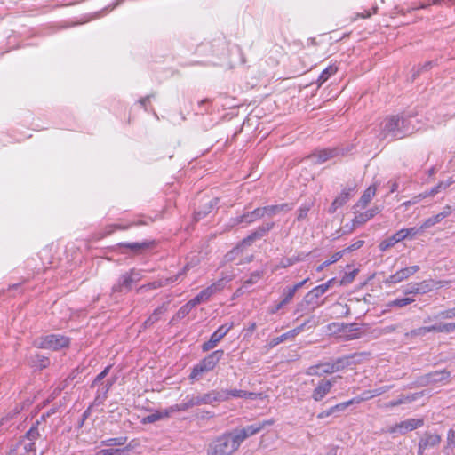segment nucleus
Listing matches in <instances>:
<instances>
[{
	"mask_svg": "<svg viewBox=\"0 0 455 455\" xmlns=\"http://www.w3.org/2000/svg\"><path fill=\"white\" fill-rule=\"evenodd\" d=\"M208 372L206 369L202 365V363L199 362L197 364H196L188 376V379L192 381L199 380L204 373Z\"/></svg>",
	"mask_w": 455,
	"mask_h": 455,
	"instance_id": "36",
	"label": "nucleus"
},
{
	"mask_svg": "<svg viewBox=\"0 0 455 455\" xmlns=\"http://www.w3.org/2000/svg\"><path fill=\"white\" fill-rule=\"evenodd\" d=\"M219 392L227 396L225 401H228L230 397L255 400L259 396V394L258 393L249 392L241 389L221 390Z\"/></svg>",
	"mask_w": 455,
	"mask_h": 455,
	"instance_id": "24",
	"label": "nucleus"
},
{
	"mask_svg": "<svg viewBox=\"0 0 455 455\" xmlns=\"http://www.w3.org/2000/svg\"><path fill=\"white\" fill-rule=\"evenodd\" d=\"M195 307H192L190 301H188L186 304H184L183 306H181L180 307V309L178 310V312L175 314V315L172 317V321L174 320H181L183 319L184 317H186L189 313L190 311L194 308Z\"/></svg>",
	"mask_w": 455,
	"mask_h": 455,
	"instance_id": "40",
	"label": "nucleus"
},
{
	"mask_svg": "<svg viewBox=\"0 0 455 455\" xmlns=\"http://www.w3.org/2000/svg\"><path fill=\"white\" fill-rule=\"evenodd\" d=\"M296 291L291 286L287 287L283 291V304H288L294 297Z\"/></svg>",
	"mask_w": 455,
	"mask_h": 455,
	"instance_id": "47",
	"label": "nucleus"
},
{
	"mask_svg": "<svg viewBox=\"0 0 455 455\" xmlns=\"http://www.w3.org/2000/svg\"><path fill=\"white\" fill-rule=\"evenodd\" d=\"M300 259L299 257H292V258H285V259H281V261L279 262L278 266L276 267L277 268H286L290 266H292L294 263L299 261Z\"/></svg>",
	"mask_w": 455,
	"mask_h": 455,
	"instance_id": "49",
	"label": "nucleus"
},
{
	"mask_svg": "<svg viewBox=\"0 0 455 455\" xmlns=\"http://www.w3.org/2000/svg\"><path fill=\"white\" fill-rule=\"evenodd\" d=\"M310 324V327H315L318 323L317 321L315 319V316H311L309 319H307V321H305L303 323H301L300 325L297 326L296 328L291 330V334H294V336L298 335L299 333H300L301 331H304L305 327L307 325Z\"/></svg>",
	"mask_w": 455,
	"mask_h": 455,
	"instance_id": "41",
	"label": "nucleus"
},
{
	"mask_svg": "<svg viewBox=\"0 0 455 455\" xmlns=\"http://www.w3.org/2000/svg\"><path fill=\"white\" fill-rule=\"evenodd\" d=\"M439 285L440 287H443V282H435V280L428 279V280H423L419 283H409L403 290V292L404 295H423L427 292H430L433 291L435 287Z\"/></svg>",
	"mask_w": 455,
	"mask_h": 455,
	"instance_id": "10",
	"label": "nucleus"
},
{
	"mask_svg": "<svg viewBox=\"0 0 455 455\" xmlns=\"http://www.w3.org/2000/svg\"><path fill=\"white\" fill-rule=\"evenodd\" d=\"M127 441L126 437L111 438L108 440V445L111 446L109 449H102L97 452L96 455H117L119 452L124 451V449L113 448L114 446H123Z\"/></svg>",
	"mask_w": 455,
	"mask_h": 455,
	"instance_id": "21",
	"label": "nucleus"
},
{
	"mask_svg": "<svg viewBox=\"0 0 455 455\" xmlns=\"http://www.w3.org/2000/svg\"><path fill=\"white\" fill-rule=\"evenodd\" d=\"M363 244H364V241L363 240H357L356 242H355L350 246L345 248L343 251H345V253L352 252V251H354L355 250L360 249Z\"/></svg>",
	"mask_w": 455,
	"mask_h": 455,
	"instance_id": "56",
	"label": "nucleus"
},
{
	"mask_svg": "<svg viewBox=\"0 0 455 455\" xmlns=\"http://www.w3.org/2000/svg\"><path fill=\"white\" fill-rule=\"evenodd\" d=\"M445 448L451 451H452L455 448V429H449L447 433Z\"/></svg>",
	"mask_w": 455,
	"mask_h": 455,
	"instance_id": "48",
	"label": "nucleus"
},
{
	"mask_svg": "<svg viewBox=\"0 0 455 455\" xmlns=\"http://www.w3.org/2000/svg\"><path fill=\"white\" fill-rule=\"evenodd\" d=\"M33 363L35 366L42 370L46 368L50 364V360L46 356L36 354L33 359Z\"/></svg>",
	"mask_w": 455,
	"mask_h": 455,
	"instance_id": "42",
	"label": "nucleus"
},
{
	"mask_svg": "<svg viewBox=\"0 0 455 455\" xmlns=\"http://www.w3.org/2000/svg\"><path fill=\"white\" fill-rule=\"evenodd\" d=\"M309 210H310L309 205L304 204V205L300 206L298 211L297 220L302 221L303 220H305L307 216Z\"/></svg>",
	"mask_w": 455,
	"mask_h": 455,
	"instance_id": "53",
	"label": "nucleus"
},
{
	"mask_svg": "<svg viewBox=\"0 0 455 455\" xmlns=\"http://www.w3.org/2000/svg\"><path fill=\"white\" fill-rule=\"evenodd\" d=\"M180 278V275H172V276H170V277H167V278H161L162 281H165L166 282V285L170 284V283H175L179 280Z\"/></svg>",
	"mask_w": 455,
	"mask_h": 455,
	"instance_id": "63",
	"label": "nucleus"
},
{
	"mask_svg": "<svg viewBox=\"0 0 455 455\" xmlns=\"http://www.w3.org/2000/svg\"><path fill=\"white\" fill-rule=\"evenodd\" d=\"M142 279L141 270L132 268L119 275L112 286L113 293H127L132 291V284Z\"/></svg>",
	"mask_w": 455,
	"mask_h": 455,
	"instance_id": "5",
	"label": "nucleus"
},
{
	"mask_svg": "<svg viewBox=\"0 0 455 455\" xmlns=\"http://www.w3.org/2000/svg\"><path fill=\"white\" fill-rule=\"evenodd\" d=\"M232 280L231 277L226 275V276H222L220 279H219L218 281L214 282L213 283H212L210 286H208V290H211L212 291V295L217 293V292H220L221 291L226 283L230 282Z\"/></svg>",
	"mask_w": 455,
	"mask_h": 455,
	"instance_id": "35",
	"label": "nucleus"
},
{
	"mask_svg": "<svg viewBox=\"0 0 455 455\" xmlns=\"http://www.w3.org/2000/svg\"><path fill=\"white\" fill-rule=\"evenodd\" d=\"M334 383V380L321 379L313 390L312 398L315 402L321 401L331 391Z\"/></svg>",
	"mask_w": 455,
	"mask_h": 455,
	"instance_id": "20",
	"label": "nucleus"
},
{
	"mask_svg": "<svg viewBox=\"0 0 455 455\" xmlns=\"http://www.w3.org/2000/svg\"><path fill=\"white\" fill-rule=\"evenodd\" d=\"M417 398L416 395H400L397 399L392 400L385 404L386 408H393L398 405L413 402Z\"/></svg>",
	"mask_w": 455,
	"mask_h": 455,
	"instance_id": "34",
	"label": "nucleus"
},
{
	"mask_svg": "<svg viewBox=\"0 0 455 455\" xmlns=\"http://www.w3.org/2000/svg\"><path fill=\"white\" fill-rule=\"evenodd\" d=\"M111 366H107L100 374L97 375L95 379L91 385V389L93 390L96 388L97 396L95 398V403H102L106 397L107 394L113 385V381L107 380L103 382V379L108 375Z\"/></svg>",
	"mask_w": 455,
	"mask_h": 455,
	"instance_id": "9",
	"label": "nucleus"
},
{
	"mask_svg": "<svg viewBox=\"0 0 455 455\" xmlns=\"http://www.w3.org/2000/svg\"><path fill=\"white\" fill-rule=\"evenodd\" d=\"M166 286V282L165 281H162L161 279H158V280H156V281H153V282H150L147 284H144V285H141L139 290L140 291H148V290H154V289H157V288H161V287H164Z\"/></svg>",
	"mask_w": 455,
	"mask_h": 455,
	"instance_id": "43",
	"label": "nucleus"
},
{
	"mask_svg": "<svg viewBox=\"0 0 455 455\" xmlns=\"http://www.w3.org/2000/svg\"><path fill=\"white\" fill-rule=\"evenodd\" d=\"M453 331H455V322L439 323V332L451 333Z\"/></svg>",
	"mask_w": 455,
	"mask_h": 455,
	"instance_id": "51",
	"label": "nucleus"
},
{
	"mask_svg": "<svg viewBox=\"0 0 455 455\" xmlns=\"http://www.w3.org/2000/svg\"><path fill=\"white\" fill-rule=\"evenodd\" d=\"M374 397V394L372 393V390H365L361 394V400L363 401H368Z\"/></svg>",
	"mask_w": 455,
	"mask_h": 455,
	"instance_id": "60",
	"label": "nucleus"
},
{
	"mask_svg": "<svg viewBox=\"0 0 455 455\" xmlns=\"http://www.w3.org/2000/svg\"><path fill=\"white\" fill-rule=\"evenodd\" d=\"M152 244V242L144 241L141 243H120L117 244V246L121 249H124L122 251L123 253H125L129 251L133 254H139L142 251L150 248Z\"/></svg>",
	"mask_w": 455,
	"mask_h": 455,
	"instance_id": "23",
	"label": "nucleus"
},
{
	"mask_svg": "<svg viewBox=\"0 0 455 455\" xmlns=\"http://www.w3.org/2000/svg\"><path fill=\"white\" fill-rule=\"evenodd\" d=\"M354 189L355 187L343 188L339 196L335 198V204L344 205L349 200Z\"/></svg>",
	"mask_w": 455,
	"mask_h": 455,
	"instance_id": "39",
	"label": "nucleus"
},
{
	"mask_svg": "<svg viewBox=\"0 0 455 455\" xmlns=\"http://www.w3.org/2000/svg\"><path fill=\"white\" fill-rule=\"evenodd\" d=\"M395 330H396V326L395 325H388V326L384 327L381 330V333L382 334H389V333L394 332Z\"/></svg>",
	"mask_w": 455,
	"mask_h": 455,
	"instance_id": "64",
	"label": "nucleus"
},
{
	"mask_svg": "<svg viewBox=\"0 0 455 455\" xmlns=\"http://www.w3.org/2000/svg\"><path fill=\"white\" fill-rule=\"evenodd\" d=\"M451 372L447 370L434 371L419 378V383L422 386L436 384L446 381L450 379Z\"/></svg>",
	"mask_w": 455,
	"mask_h": 455,
	"instance_id": "17",
	"label": "nucleus"
},
{
	"mask_svg": "<svg viewBox=\"0 0 455 455\" xmlns=\"http://www.w3.org/2000/svg\"><path fill=\"white\" fill-rule=\"evenodd\" d=\"M219 202H220V199L215 197V198L210 200L204 205H203L202 209L196 211L194 213L195 221H199L200 220L206 217L212 211V209L217 206Z\"/></svg>",
	"mask_w": 455,
	"mask_h": 455,
	"instance_id": "25",
	"label": "nucleus"
},
{
	"mask_svg": "<svg viewBox=\"0 0 455 455\" xmlns=\"http://www.w3.org/2000/svg\"><path fill=\"white\" fill-rule=\"evenodd\" d=\"M226 395L220 394L217 390H211L208 393L198 395H187L186 398L179 404L172 407V411H185L192 407L203 404H212L213 403L224 402Z\"/></svg>",
	"mask_w": 455,
	"mask_h": 455,
	"instance_id": "2",
	"label": "nucleus"
},
{
	"mask_svg": "<svg viewBox=\"0 0 455 455\" xmlns=\"http://www.w3.org/2000/svg\"><path fill=\"white\" fill-rule=\"evenodd\" d=\"M327 291L323 287L322 284L315 287L311 291H309L304 297L303 300L298 305V311H303L305 306H310L311 310H315L320 305H323L324 301L322 303L318 302V299L323 295Z\"/></svg>",
	"mask_w": 455,
	"mask_h": 455,
	"instance_id": "13",
	"label": "nucleus"
},
{
	"mask_svg": "<svg viewBox=\"0 0 455 455\" xmlns=\"http://www.w3.org/2000/svg\"><path fill=\"white\" fill-rule=\"evenodd\" d=\"M392 388V386H382L380 387L372 389V393L374 394V397L379 396Z\"/></svg>",
	"mask_w": 455,
	"mask_h": 455,
	"instance_id": "58",
	"label": "nucleus"
},
{
	"mask_svg": "<svg viewBox=\"0 0 455 455\" xmlns=\"http://www.w3.org/2000/svg\"><path fill=\"white\" fill-rule=\"evenodd\" d=\"M455 317V307L440 312L436 318L451 319Z\"/></svg>",
	"mask_w": 455,
	"mask_h": 455,
	"instance_id": "54",
	"label": "nucleus"
},
{
	"mask_svg": "<svg viewBox=\"0 0 455 455\" xmlns=\"http://www.w3.org/2000/svg\"><path fill=\"white\" fill-rule=\"evenodd\" d=\"M356 355L357 354H353L350 355L339 357L333 363H326L311 366L307 371V374L321 376L323 374H331L343 371L345 368L353 363V359Z\"/></svg>",
	"mask_w": 455,
	"mask_h": 455,
	"instance_id": "4",
	"label": "nucleus"
},
{
	"mask_svg": "<svg viewBox=\"0 0 455 455\" xmlns=\"http://www.w3.org/2000/svg\"><path fill=\"white\" fill-rule=\"evenodd\" d=\"M294 334H291V331L280 335L279 337H276L275 339H273L270 342V346L274 347V346H276L283 341H285L286 339H290V338H294Z\"/></svg>",
	"mask_w": 455,
	"mask_h": 455,
	"instance_id": "50",
	"label": "nucleus"
},
{
	"mask_svg": "<svg viewBox=\"0 0 455 455\" xmlns=\"http://www.w3.org/2000/svg\"><path fill=\"white\" fill-rule=\"evenodd\" d=\"M419 270V267L418 265L402 268V269L396 271L395 274L389 275L386 279L385 283L395 284V283H400L403 280H406L410 276L413 275Z\"/></svg>",
	"mask_w": 455,
	"mask_h": 455,
	"instance_id": "18",
	"label": "nucleus"
},
{
	"mask_svg": "<svg viewBox=\"0 0 455 455\" xmlns=\"http://www.w3.org/2000/svg\"><path fill=\"white\" fill-rule=\"evenodd\" d=\"M169 416V412L168 411H164V412H162V411H155L153 413H150L148 414V416L144 417L142 419V423L144 424H149V423H154L159 419H162L165 417H168Z\"/></svg>",
	"mask_w": 455,
	"mask_h": 455,
	"instance_id": "37",
	"label": "nucleus"
},
{
	"mask_svg": "<svg viewBox=\"0 0 455 455\" xmlns=\"http://www.w3.org/2000/svg\"><path fill=\"white\" fill-rule=\"evenodd\" d=\"M275 423L274 419H266L263 421H257L251 425L246 426L241 429H235L233 434L235 438L238 441L239 444L247 438L259 434L260 431L265 429L267 427H270Z\"/></svg>",
	"mask_w": 455,
	"mask_h": 455,
	"instance_id": "7",
	"label": "nucleus"
},
{
	"mask_svg": "<svg viewBox=\"0 0 455 455\" xmlns=\"http://www.w3.org/2000/svg\"><path fill=\"white\" fill-rule=\"evenodd\" d=\"M262 276V273L259 271L252 272L250 277L244 281V285H251L256 283Z\"/></svg>",
	"mask_w": 455,
	"mask_h": 455,
	"instance_id": "52",
	"label": "nucleus"
},
{
	"mask_svg": "<svg viewBox=\"0 0 455 455\" xmlns=\"http://www.w3.org/2000/svg\"><path fill=\"white\" fill-rule=\"evenodd\" d=\"M239 446L233 432L226 433L210 444L208 455H232Z\"/></svg>",
	"mask_w": 455,
	"mask_h": 455,
	"instance_id": "3",
	"label": "nucleus"
},
{
	"mask_svg": "<svg viewBox=\"0 0 455 455\" xmlns=\"http://www.w3.org/2000/svg\"><path fill=\"white\" fill-rule=\"evenodd\" d=\"M408 118L399 116H389L381 124V131L379 134L380 140L390 141L403 139L412 132Z\"/></svg>",
	"mask_w": 455,
	"mask_h": 455,
	"instance_id": "1",
	"label": "nucleus"
},
{
	"mask_svg": "<svg viewBox=\"0 0 455 455\" xmlns=\"http://www.w3.org/2000/svg\"><path fill=\"white\" fill-rule=\"evenodd\" d=\"M403 241V237L402 235V232L399 230L396 233H395L390 237L383 240L379 247L381 251H385L387 249L393 247L395 243Z\"/></svg>",
	"mask_w": 455,
	"mask_h": 455,
	"instance_id": "29",
	"label": "nucleus"
},
{
	"mask_svg": "<svg viewBox=\"0 0 455 455\" xmlns=\"http://www.w3.org/2000/svg\"><path fill=\"white\" fill-rule=\"evenodd\" d=\"M451 213V206L447 205L446 207H444L443 212H439L438 214L440 215L442 220H443L444 218L448 217Z\"/></svg>",
	"mask_w": 455,
	"mask_h": 455,
	"instance_id": "62",
	"label": "nucleus"
},
{
	"mask_svg": "<svg viewBox=\"0 0 455 455\" xmlns=\"http://www.w3.org/2000/svg\"><path fill=\"white\" fill-rule=\"evenodd\" d=\"M69 338L61 334H49L41 338L38 347L44 349L59 350L69 346Z\"/></svg>",
	"mask_w": 455,
	"mask_h": 455,
	"instance_id": "11",
	"label": "nucleus"
},
{
	"mask_svg": "<svg viewBox=\"0 0 455 455\" xmlns=\"http://www.w3.org/2000/svg\"><path fill=\"white\" fill-rule=\"evenodd\" d=\"M234 327L233 323H225L220 326L210 337V339L202 345V350L204 352L209 351L214 348L218 342H220L228 332Z\"/></svg>",
	"mask_w": 455,
	"mask_h": 455,
	"instance_id": "15",
	"label": "nucleus"
},
{
	"mask_svg": "<svg viewBox=\"0 0 455 455\" xmlns=\"http://www.w3.org/2000/svg\"><path fill=\"white\" fill-rule=\"evenodd\" d=\"M275 227V222L268 221L264 222L259 225L252 231L249 235L243 238L231 251L228 253V256L230 254L239 253L243 247L251 246L256 240L261 239L265 235L268 234Z\"/></svg>",
	"mask_w": 455,
	"mask_h": 455,
	"instance_id": "6",
	"label": "nucleus"
},
{
	"mask_svg": "<svg viewBox=\"0 0 455 455\" xmlns=\"http://www.w3.org/2000/svg\"><path fill=\"white\" fill-rule=\"evenodd\" d=\"M338 71V68L335 65H330L325 69L322 71L317 79L318 87H320L323 83H325L331 76L336 74Z\"/></svg>",
	"mask_w": 455,
	"mask_h": 455,
	"instance_id": "32",
	"label": "nucleus"
},
{
	"mask_svg": "<svg viewBox=\"0 0 455 455\" xmlns=\"http://www.w3.org/2000/svg\"><path fill=\"white\" fill-rule=\"evenodd\" d=\"M340 154L341 149L339 148H316L306 159L311 161L314 164H322Z\"/></svg>",
	"mask_w": 455,
	"mask_h": 455,
	"instance_id": "12",
	"label": "nucleus"
},
{
	"mask_svg": "<svg viewBox=\"0 0 455 455\" xmlns=\"http://www.w3.org/2000/svg\"><path fill=\"white\" fill-rule=\"evenodd\" d=\"M434 65H435V61H427L424 65L418 68L416 73L413 74V77L415 78L416 76H419L422 72L428 71Z\"/></svg>",
	"mask_w": 455,
	"mask_h": 455,
	"instance_id": "55",
	"label": "nucleus"
},
{
	"mask_svg": "<svg viewBox=\"0 0 455 455\" xmlns=\"http://www.w3.org/2000/svg\"><path fill=\"white\" fill-rule=\"evenodd\" d=\"M424 229H419L413 227L409 228H403L400 231L402 232V235L403 237V240L406 238H413L416 235H418L420 231H423Z\"/></svg>",
	"mask_w": 455,
	"mask_h": 455,
	"instance_id": "46",
	"label": "nucleus"
},
{
	"mask_svg": "<svg viewBox=\"0 0 455 455\" xmlns=\"http://www.w3.org/2000/svg\"><path fill=\"white\" fill-rule=\"evenodd\" d=\"M212 291L211 290H208V288L204 289L201 291L195 298L190 299V303L192 307H196L197 305L206 302L209 300V299L212 297Z\"/></svg>",
	"mask_w": 455,
	"mask_h": 455,
	"instance_id": "33",
	"label": "nucleus"
},
{
	"mask_svg": "<svg viewBox=\"0 0 455 455\" xmlns=\"http://www.w3.org/2000/svg\"><path fill=\"white\" fill-rule=\"evenodd\" d=\"M424 420L422 419H409L404 421L396 424L395 427H390V433L399 432L404 434L408 431H412L422 427Z\"/></svg>",
	"mask_w": 455,
	"mask_h": 455,
	"instance_id": "19",
	"label": "nucleus"
},
{
	"mask_svg": "<svg viewBox=\"0 0 455 455\" xmlns=\"http://www.w3.org/2000/svg\"><path fill=\"white\" fill-rule=\"evenodd\" d=\"M347 404L346 402H343V403H338L332 407H331L333 414L335 413H338V412H340V411H343L344 410H346L347 408Z\"/></svg>",
	"mask_w": 455,
	"mask_h": 455,
	"instance_id": "59",
	"label": "nucleus"
},
{
	"mask_svg": "<svg viewBox=\"0 0 455 455\" xmlns=\"http://www.w3.org/2000/svg\"><path fill=\"white\" fill-rule=\"evenodd\" d=\"M345 254V251H337L335 252L331 258L330 259L327 260V262L329 263V265H331L337 261H339L342 257L343 255Z\"/></svg>",
	"mask_w": 455,
	"mask_h": 455,
	"instance_id": "57",
	"label": "nucleus"
},
{
	"mask_svg": "<svg viewBox=\"0 0 455 455\" xmlns=\"http://www.w3.org/2000/svg\"><path fill=\"white\" fill-rule=\"evenodd\" d=\"M443 220L442 218L440 217V215L437 213L428 219H427L423 224L419 227V229H427V228H429L431 227H433L434 225L441 222Z\"/></svg>",
	"mask_w": 455,
	"mask_h": 455,
	"instance_id": "44",
	"label": "nucleus"
},
{
	"mask_svg": "<svg viewBox=\"0 0 455 455\" xmlns=\"http://www.w3.org/2000/svg\"><path fill=\"white\" fill-rule=\"evenodd\" d=\"M427 332H426V328L425 326L424 327H420V328H418V329H415V330H412L411 331V335L412 336H423L425 335Z\"/></svg>",
	"mask_w": 455,
	"mask_h": 455,
	"instance_id": "61",
	"label": "nucleus"
},
{
	"mask_svg": "<svg viewBox=\"0 0 455 455\" xmlns=\"http://www.w3.org/2000/svg\"><path fill=\"white\" fill-rule=\"evenodd\" d=\"M442 438L436 433L427 431L420 438L419 442V454H422L425 451H430L437 448L441 443Z\"/></svg>",
	"mask_w": 455,
	"mask_h": 455,
	"instance_id": "14",
	"label": "nucleus"
},
{
	"mask_svg": "<svg viewBox=\"0 0 455 455\" xmlns=\"http://www.w3.org/2000/svg\"><path fill=\"white\" fill-rule=\"evenodd\" d=\"M168 303L164 302L158 307H156L154 312L148 317V319L144 322V327L148 328L152 326L155 323H156L160 316L167 311Z\"/></svg>",
	"mask_w": 455,
	"mask_h": 455,
	"instance_id": "28",
	"label": "nucleus"
},
{
	"mask_svg": "<svg viewBox=\"0 0 455 455\" xmlns=\"http://www.w3.org/2000/svg\"><path fill=\"white\" fill-rule=\"evenodd\" d=\"M455 182L454 179L452 177H450L446 181H440L436 186L432 188L429 191H426L422 196H434L437 193H439L441 190H444L447 188H449L451 184Z\"/></svg>",
	"mask_w": 455,
	"mask_h": 455,
	"instance_id": "30",
	"label": "nucleus"
},
{
	"mask_svg": "<svg viewBox=\"0 0 455 455\" xmlns=\"http://www.w3.org/2000/svg\"><path fill=\"white\" fill-rule=\"evenodd\" d=\"M293 206H294L293 204L283 203V204H280L263 206V210H264L265 215L272 217L280 212H290L293 209Z\"/></svg>",
	"mask_w": 455,
	"mask_h": 455,
	"instance_id": "26",
	"label": "nucleus"
},
{
	"mask_svg": "<svg viewBox=\"0 0 455 455\" xmlns=\"http://www.w3.org/2000/svg\"><path fill=\"white\" fill-rule=\"evenodd\" d=\"M37 426H32L26 435L17 443L16 452L20 455L36 452L35 441L38 438Z\"/></svg>",
	"mask_w": 455,
	"mask_h": 455,
	"instance_id": "8",
	"label": "nucleus"
},
{
	"mask_svg": "<svg viewBox=\"0 0 455 455\" xmlns=\"http://www.w3.org/2000/svg\"><path fill=\"white\" fill-rule=\"evenodd\" d=\"M265 216V212L263 207H258L251 212H246L240 216L231 219L232 226H236L242 223H245L247 225L251 224L257 221L259 219H262Z\"/></svg>",
	"mask_w": 455,
	"mask_h": 455,
	"instance_id": "16",
	"label": "nucleus"
},
{
	"mask_svg": "<svg viewBox=\"0 0 455 455\" xmlns=\"http://www.w3.org/2000/svg\"><path fill=\"white\" fill-rule=\"evenodd\" d=\"M414 301H415V299L413 298L404 297V298L395 299L392 301H389L387 304V307H403L407 305L411 304Z\"/></svg>",
	"mask_w": 455,
	"mask_h": 455,
	"instance_id": "38",
	"label": "nucleus"
},
{
	"mask_svg": "<svg viewBox=\"0 0 455 455\" xmlns=\"http://www.w3.org/2000/svg\"><path fill=\"white\" fill-rule=\"evenodd\" d=\"M223 355L224 351L222 349L215 350L207 356H205L204 358H203L202 360H200L199 362L209 372L212 371L216 367V365L223 357Z\"/></svg>",
	"mask_w": 455,
	"mask_h": 455,
	"instance_id": "22",
	"label": "nucleus"
},
{
	"mask_svg": "<svg viewBox=\"0 0 455 455\" xmlns=\"http://www.w3.org/2000/svg\"><path fill=\"white\" fill-rule=\"evenodd\" d=\"M376 194V188L375 186H370L368 188H366L363 192V194L361 196L359 201L357 202V206L361 208H364L367 206V204L371 201L372 197Z\"/></svg>",
	"mask_w": 455,
	"mask_h": 455,
	"instance_id": "31",
	"label": "nucleus"
},
{
	"mask_svg": "<svg viewBox=\"0 0 455 455\" xmlns=\"http://www.w3.org/2000/svg\"><path fill=\"white\" fill-rule=\"evenodd\" d=\"M379 212V208L375 207V208L369 209L366 212L356 215L353 220L354 221L353 227L350 228L349 231H352L354 229L355 226L362 225V224L365 223L366 221L370 220L376 214H378Z\"/></svg>",
	"mask_w": 455,
	"mask_h": 455,
	"instance_id": "27",
	"label": "nucleus"
},
{
	"mask_svg": "<svg viewBox=\"0 0 455 455\" xmlns=\"http://www.w3.org/2000/svg\"><path fill=\"white\" fill-rule=\"evenodd\" d=\"M357 273L358 269H354L348 273H345V275L339 281V285L343 286L351 283L355 280V277L356 276Z\"/></svg>",
	"mask_w": 455,
	"mask_h": 455,
	"instance_id": "45",
	"label": "nucleus"
}]
</instances>
